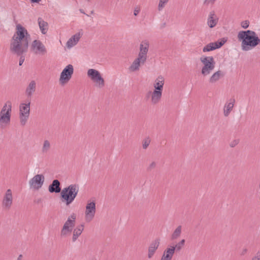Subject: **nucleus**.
Here are the masks:
<instances>
[{
	"instance_id": "c85d7f7f",
	"label": "nucleus",
	"mask_w": 260,
	"mask_h": 260,
	"mask_svg": "<svg viewBox=\"0 0 260 260\" xmlns=\"http://www.w3.org/2000/svg\"><path fill=\"white\" fill-rule=\"evenodd\" d=\"M51 148V143L48 140H45L44 141L42 147V152L43 153H48Z\"/></svg>"
},
{
	"instance_id": "5701e85b",
	"label": "nucleus",
	"mask_w": 260,
	"mask_h": 260,
	"mask_svg": "<svg viewBox=\"0 0 260 260\" xmlns=\"http://www.w3.org/2000/svg\"><path fill=\"white\" fill-rule=\"evenodd\" d=\"M48 191L50 193H59L61 192V188H60V182L57 180H53L51 184L49 185L48 186Z\"/></svg>"
},
{
	"instance_id": "dca6fc26",
	"label": "nucleus",
	"mask_w": 260,
	"mask_h": 260,
	"mask_svg": "<svg viewBox=\"0 0 260 260\" xmlns=\"http://www.w3.org/2000/svg\"><path fill=\"white\" fill-rule=\"evenodd\" d=\"M31 49L33 52L37 54H44L47 52V49L42 42L38 40L32 41Z\"/></svg>"
},
{
	"instance_id": "ea45409f",
	"label": "nucleus",
	"mask_w": 260,
	"mask_h": 260,
	"mask_svg": "<svg viewBox=\"0 0 260 260\" xmlns=\"http://www.w3.org/2000/svg\"><path fill=\"white\" fill-rule=\"evenodd\" d=\"M140 9L139 7L135 8L134 10V15L135 16H137L140 13Z\"/></svg>"
},
{
	"instance_id": "72a5a7b5",
	"label": "nucleus",
	"mask_w": 260,
	"mask_h": 260,
	"mask_svg": "<svg viewBox=\"0 0 260 260\" xmlns=\"http://www.w3.org/2000/svg\"><path fill=\"white\" fill-rule=\"evenodd\" d=\"M150 143V139L149 138H146L143 142V149H146Z\"/></svg>"
},
{
	"instance_id": "7ed1b4c3",
	"label": "nucleus",
	"mask_w": 260,
	"mask_h": 260,
	"mask_svg": "<svg viewBox=\"0 0 260 260\" xmlns=\"http://www.w3.org/2000/svg\"><path fill=\"white\" fill-rule=\"evenodd\" d=\"M12 104L11 101H6L0 110V129L8 127L11 122Z\"/></svg>"
},
{
	"instance_id": "9d476101",
	"label": "nucleus",
	"mask_w": 260,
	"mask_h": 260,
	"mask_svg": "<svg viewBox=\"0 0 260 260\" xmlns=\"http://www.w3.org/2000/svg\"><path fill=\"white\" fill-rule=\"evenodd\" d=\"M74 67L71 64L66 66L61 71L59 79L60 84L64 85L69 82L74 74Z\"/></svg>"
},
{
	"instance_id": "4c0bfd02",
	"label": "nucleus",
	"mask_w": 260,
	"mask_h": 260,
	"mask_svg": "<svg viewBox=\"0 0 260 260\" xmlns=\"http://www.w3.org/2000/svg\"><path fill=\"white\" fill-rule=\"evenodd\" d=\"M156 163L155 161H152L149 165V166L148 167V169L150 170H152V169H154L156 167Z\"/></svg>"
},
{
	"instance_id": "2eb2a0df",
	"label": "nucleus",
	"mask_w": 260,
	"mask_h": 260,
	"mask_svg": "<svg viewBox=\"0 0 260 260\" xmlns=\"http://www.w3.org/2000/svg\"><path fill=\"white\" fill-rule=\"evenodd\" d=\"M83 36L82 30L79 31L72 36L67 40L66 43V47L67 49L70 50L76 46L79 42L81 38Z\"/></svg>"
},
{
	"instance_id": "c756f323",
	"label": "nucleus",
	"mask_w": 260,
	"mask_h": 260,
	"mask_svg": "<svg viewBox=\"0 0 260 260\" xmlns=\"http://www.w3.org/2000/svg\"><path fill=\"white\" fill-rule=\"evenodd\" d=\"M182 232V226L181 225L178 226L174 231L172 234L171 238L173 240L177 239L179 238Z\"/></svg>"
},
{
	"instance_id": "1a4fd4ad",
	"label": "nucleus",
	"mask_w": 260,
	"mask_h": 260,
	"mask_svg": "<svg viewBox=\"0 0 260 260\" xmlns=\"http://www.w3.org/2000/svg\"><path fill=\"white\" fill-rule=\"evenodd\" d=\"M76 215L75 213H72L64 222L60 232L61 236H66L70 234L73 230L76 223Z\"/></svg>"
},
{
	"instance_id": "c03bdc74",
	"label": "nucleus",
	"mask_w": 260,
	"mask_h": 260,
	"mask_svg": "<svg viewBox=\"0 0 260 260\" xmlns=\"http://www.w3.org/2000/svg\"><path fill=\"white\" fill-rule=\"evenodd\" d=\"M79 11L81 13H83V14H85V12L84 11V10L83 9H80L79 10Z\"/></svg>"
},
{
	"instance_id": "a19ab883",
	"label": "nucleus",
	"mask_w": 260,
	"mask_h": 260,
	"mask_svg": "<svg viewBox=\"0 0 260 260\" xmlns=\"http://www.w3.org/2000/svg\"><path fill=\"white\" fill-rule=\"evenodd\" d=\"M247 252V249L246 248H243L241 249L240 254H241V255H243L245 254H246Z\"/></svg>"
},
{
	"instance_id": "79ce46f5",
	"label": "nucleus",
	"mask_w": 260,
	"mask_h": 260,
	"mask_svg": "<svg viewBox=\"0 0 260 260\" xmlns=\"http://www.w3.org/2000/svg\"><path fill=\"white\" fill-rule=\"evenodd\" d=\"M24 61V56H21L20 58V59H19V66H21L23 64Z\"/></svg>"
},
{
	"instance_id": "4be33fe9",
	"label": "nucleus",
	"mask_w": 260,
	"mask_h": 260,
	"mask_svg": "<svg viewBox=\"0 0 260 260\" xmlns=\"http://www.w3.org/2000/svg\"><path fill=\"white\" fill-rule=\"evenodd\" d=\"M218 17L214 11L210 12L207 18V25L212 28L214 27L218 23Z\"/></svg>"
},
{
	"instance_id": "c9c22d12",
	"label": "nucleus",
	"mask_w": 260,
	"mask_h": 260,
	"mask_svg": "<svg viewBox=\"0 0 260 260\" xmlns=\"http://www.w3.org/2000/svg\"><path fill=\"white\" fill-rule=\"evenodd\" d=\"M152 90L160 92V94H162L164 87H157L155 86H152Z\"/></svg>"
},
{
	"instance_id": "6ab92c4d",
	"label": "nucleus",
	"mask_w": 260,
	"mask_h": 260,
	"mask_svg": "<svg viewBox=\"0 0 260 260\" xmlns=\"http://www.w3.org/2000/svg\"><path fill=\"white\" fill-rule=\"evenodd\" d=\"M159 244L160 241L159 239H155L150 244L148 247L147 254V256L149 258H151L153 256Z\"/></svg>"
},
{
	"instance_id": "a878e982",
	"label": "nucleus",
	"mask_w": 260,
	"mask_h": 260,
	"mask_svg": "<svg viewBox=\"0 0 260 260\" xmlns=\"http://www.w3.org/2000/svg\"><path fill=\"white\" fill-rule=\"evenodd\" d=\"M84 230V226L83 224H80L77 226L73 230L72 241L75 242L79 237L81 235Z\"/></svg>"
},
{
	"instance_id": "7c9ffc66",
	"label": "nucleus",
	"mask_w": 260,
	"mask_h": 260,
	"mask_svg": "<svg viewBox=\"0 0 260 260\" xmlns=\"http://www.w3.org/2000/svg\"><path fill=\"white\" fill-rule=\"evenodd\" d=\"M170 0H158L157 10L159 12L162 11L167 5Z\"/></svg>"
},
{
	"instance_id": "39448f33",
	"label": "nucleus",
	"mask_w": 260,
	"mask_h": 260,
	"mask_svg": "<svg viewBox=\"0 0 260 260\" xmlns=\"http://www.w3.org/2000/svg\"><path fill=\"white\" fill-rule=\"evenodd\" d=\"M87 77L94 86L98 89H103L105 87L106 81L103 74L99 70L90 68L87 70Z\"/></svg>"
},
{
	"instance_id": "a18cd8bd",
	"label": "nucleus",
	"mask_w": 260,
	"mask_h": 260,
	"mask_svg": "<svg viewBox=\"0 0 260 260\" xmlns=\"http://www.w3.org/2000/svg\"><path fill=\"white\" fill-rule=\"evenodd\" d=\"M21 257H22V255H20L19 257H18V259H20Z\"/></svg>"
},
{
	"instance_id": "4468645a",
	"label": "nucleus",
	"mask_w": 260,
	"mask_h": 260,
	"mask_svg": "<svg viewBox=\"0 0 260 260\" xmlns=\"http://www.w3.org/2000/svg\"><path fill=\"white\" fill-rule=\"evenodd\" d=\"M162 97V94H160V92L154 90H149L145 94V98L149 101L152 105L158 104Z\"/></svg>"
},
{
	"instance_id": "2f4dec72",
	"label": "nucleus",
	"mask_w": 260,
	"mask_h": 260,
	"mask_svg": "<svg viewBox=\"0 0 260 260\" xmlns=\"http://www.w3.org/2000/svg\"><path fill=\"white\" fill-rule=\"evenodd\" d=\"M185 240L184 239H182L179 242H178L175 246L174 247H175V250L176 249L177 250H180L182 249V248L183 247V246L184 245V244H185Z\"/></svg>"
},
{
	"instance_id": "9b49d317",
	"label": "nucleus",
	"mask_w": 260,
	"mask_h": 260,
	"mask_svg": "<svg viewBox=\"0 0 260 260\" xmlns=\"http://www.w3.org/2000/svg\"><path fill=\"white\" fill-rule=\"evenodd\" d=\"M44 182L45 177L43 174H36L28 181L29 188L34 190H38L42 187Z\"/></svg>"
},
{
	"instance_id": "cd10ccee",
	"label": "nucleus",
	"mask_w": 260,
	"mask_h": 260,
	"mask_svg": "<svg viewBox=\"0 0 260 260\" xmlns=\"http://www.w3.org/2000/svg\"><path fill=\"white\" fill-rule=\"evenodd\" d=\"M165 84V77L162 75H159L153 80L152 86L164 87Z\"/></svg>"
},
{
	"instance_id": "aec40b11",
	"label": "nucleus",
	"mask_w": 260,
	"mask_h": 260,
	"mask_svg": "<svg viewBox=\"0 0 260 260\" xmlns=\"http://www.w3.org/2000/svg\"><path fill=\"white\" fill-rule=\"evenodd\" d=\"M224 43L225 41L223 40L210 43L203 48V51L204 52H209L219 48L224 44Z\"/></svg>"
},
{
	"instance_id": "20e7f679",
	"label": "nucleus",
	"mask_w": 260,
	"mask_h": 260,
	"mask_svg": "<svg viewBox=\"0 0 260 260\" xmlns=\"http://www.w3.org/2000/svg\"><path fill=\"white\" fill-rule=\"evenodd\" d=\"M79 190V186L76 184H72L63 188L60 192L62 202L67 206L70 205L77 196Z\"/></svg>"
},
{
	"instance_id": "423d86ee",
	"label": "nucleus",
	"mask_w": 260,
	"mask_h": 260,
	"mask_svg": "<svg viewBox=\"0 0 260 260\" xmlns=\"http://www.w3.org/2000/svg\"><path fill=\"white\" fill-rule=\"evenodd\" d=\"M30 100H26L20 103L19 106V122L21 126H24L27 123L30 115Z\"/></svg>"
},
{
	"instance_id": "a211bd4d",
	"label": "nucleus",
	"mask_w": 260,
	"mask_h": 260,
	"mask_svg": "<svg viewBox=\"0 0 260 260\" xmlns=\"http://www.w3.org/2000/svg\"><path fill=\"white\" fill-rule=\"evenodd\" d=\"M236 100L234 98L227 100L223 108V113L225 117H228L230 115L233 109Z\"/></svg>"
},
{
	"instance_id": "58836bf2",
	"label": "nucleus",
	"mask_w": 260,
	"mask_h": 260,
	"mask_svg": "<svg viewBox=\"0 0 260 260\" xmlns=\"http://www.w3.org/2000/svg\"><path fill=\"white\" fill-rule=\"evenodd\" d=\"M252 260H260V250L258 251L252 257Z\"/></svg>"
},
{
	"instance_id": "de8ad7c7",
	"label": "nucleus",
	"mask_w": 260,
	"mask_h": 260,
	"mask_svg": "<svg viewBox=\"0 0 260 260\" xmlns=\"http://www.w3.org/2000/svg\"><path fill=\"white\" fill-rule=\"evenodd\" d=\"M259 188L260 189V184H259Z\"/></svg>"
},
{
	"instance_id": "49530a36",
	"label": "nucleus",
	"mask_w": 260,
	"mask_h": 260,
	"mask_svg": "<svg viewBox=\"0 0 260 260\" xmlns=\"http://www.w3.org/2000/svg\"><path fill=\"white\" fill-rule=\"evenodd\" d=\"M86 2H91L92 0H85Z\"/></svg>"
},
{
	"instance_id": "0eeeda50",
	"label": "nucleus",
	"mask_w": 260,
	"mask_h": 260,
	"mask_svg": "<svg viewBox=\"0 0 260 260\" xmlns=\"http://www.w3.org/2000/svg\"><path fill=\"white\" fill-rule=\"evenodd\" d=\"M200 60L202 63L201 74L203 76L209 75L215 68V62L212 56H202Z\"/></svg>"
},
{
	"instance_id": "bb28decb",
	"label": "nucleus",
	"mask_w": 260,
	"mask_h": 260,
	"mask_svg": "<svg viewBox=\"0 0 260 260\" xmlns=\"http://www.w3.org/2000/svg\"><path fill=\"white\" fill-rule=\"evenodd\" d=\"M223 76L222 73L221 71L218 70L214 73L209 78V82L211 84H214L218 81Z\"/></svg>"
},
{
	"instance_id": "f3484780",
	"label": "nucleus",
	"mask_w": 260,
	"mask_h": 260,
	"mask_svg": "<svg viewBox=\"0 0 260 260\" xmlns=\"http://www.w3.org/2000/svg\"><path fill=\"white\" fill-rule=\"evenodd\" d=\"M149 45V40L146 39L142 40L140 44V50L138 55L147 60Z\"/></svg>"
},
{
	"instance_id": "f03ea898",
	"label": "nucleus",
	"mask_w": 260,
	"mask_h": 260,
	"mask_svg": "<svg viewBox=\"0 0 260 260\" xmlns=\"http://www.w3.org/2000/svg\"><path fill=\"white\" fill-rule=\"evenodd\" d=\"M237 38L241 42V49L244 51H250L260 43V39L256 32L250 30L239 31Z\"/></svg>"
},
{
	"instance_id": "e433bc0d",
	"label": "nucleus",
	"mask_w": 260,
	"mask_h": 260,
	"mask_svg": "<svg viewBox=\"0 0 260 260\" xmlns=\"http://www.w3.org/2000/svg\"><path fill=\"white\" fill-rule=\"evenodd\" d=\"M217 0H203V3L205 5L213 4Z\"/></svg>"
},
{
	"instance_id": "473e14b6",
	"label": "nucleus",
	"mask_w": 260,
	"mask_h": 260,
	"mask_svg": "<svg viewBox=\"0 0 260 260\" xmlns=\"http://www.w3.org/2000/svg\"><path fill=\"white\" fill-rule=\"evenodd\" d=\"M239 143V139H234L232 140L229 144V145L231 147L234 148L235 146H236Z\"/></svg>"
},
{
	"instance_id": "f8f14e48",
	"label": "nucleus",
	"mask_w": 260,
	"mask_h": 260,
	"mask_svg": "<svg viewBox=\"0 0 260 260\" xmlns=\"http://www.w3.org/2000/svg\"><path fill=\"white\" fill-rule=\"evenodd\" d=\"M13 196L11 189H7L4 194L2 205L4 209L9 210L13 206Z\"/></svg>"
},
{
	"instance_id": "b1692460",
	"label": "nucleus",
	"mask_w": 260,
	"mask_h": 260,
	"mask_svg": "<svg viewBox=\"0 0 260 260\" xmlns=\"http://www.w3.org/2000/svg\"><path fill=\"white\" fill-rule=\"evenodd\" d=\"M38 23L42 34L46 35L49 29L48 22L45 21L42 18L39 17L38 18Z\"/></svg>"
},
{
	"instance_id": "ddd939ff",
	"label": "nucleus",
	"mask_w": 260,
	"mask_h": 260,
	"mask_svg": "<svg viewBox=\"0 0 260 260\" xmlns=\"http://www.w3.org/2000/svg\"><path fill=\"white\" fill-rule=\"evenodd\" d=\"M146 59L137 56L129 64L128 68V71L130 73H135L138 72L141 66H142L146 62Z\"/></svg>"
},
{
	"instance_id": "412c9836",
	"label": "nucleus",
	"mask_w": 260,
	"mask_h": 260,
	"mask_svg": "<svg viewBox=\"0 0 260 260\" xmlns=\"http://www.w3.org/2000/svg\"><path fill=\"white\" fill-rule=\"evenodd\" d=\"M175 251V247H174V246L168 247L164 250L160 260H172Z\"/></svg>"
},
{
	"instance_id": "393cba45",
	"label": "nucleus",
	"mask_w": 260,
	"mask_h": 260,
	"mask_svg": "<svg viewBox=\"0 0 260 260\" xmlns=\"http://www.w3.org/2000/svg\"><path fill=\"white\" fill-rule=\"evenodd\" d=\"M36 82L31 80L26 88L25 93L27 96H31L35 92L36 89Z\"/></svg>"
},
{
	"instance_id": "6e6552de",
	"label": "nucleus",
	"mask_w": 260,
	"mask_h": 260,
	"mask_svg": "<svg viewBox=\"0 0 260 260\" xmlns=\"http://www.w3.org/2000/svg\"><path fill=\"white\" fill-rule=\"evenodd\" d=\"M96 211L95 201L93 200L87 201L84 211V219L86 222H90L93 220Z\"/></svg>"
},
{
	"instance_id": "f704fd0d",
	"label": "nucleus",
	"mask_w": 260,
	"mask_h": 260,
	"mask_svg": "<svg viewBox=\"0 0 260 260\" xmlns=\"http://www.w3.org/2000/svg\"><path fill=\"white\" fill-rule=\"evenodd\" d=\"M241 26L244 28V29H246L249 26V21L248 20H244V21H242L241 22Z\"/></svg>"
},
{
	"instance_id": "37998d69",
	"label": "nucleus",
	"mask_w": 260,
	"mask_h": 260,
	"mask_svg": "<svg viewBox=\"0 0 260 260\" xmlns=\"http://www.w3.org/2000/svg\"><path fill=\"white\" fill-rule=\"evenodd\" d=\"M31 2V3H39L41 0H30Z\"/></svg>"
},
{
	"instance_id": "f257e3e1",
	"label": "nucleus",
	"mask_w": 260,
	"mask_h": 260,
	"mask_svg": "<svg viewBox=\"0 0 260 260\" xmlns=\"http://www.w3.org/2000/svg\"><path fill=\"white\" fill-rule=\"evenodd\" d=\"M30 38L26 28L20 24H17L10 42L11 51L18 55L27 52Z\"/></svg>"
}]
</instances>
